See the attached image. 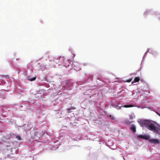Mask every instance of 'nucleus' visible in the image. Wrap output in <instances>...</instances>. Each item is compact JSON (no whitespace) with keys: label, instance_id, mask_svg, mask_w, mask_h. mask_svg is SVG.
Instances as JSON below:
<instances>
[{"label":"nucleus","instance_id":"16","mask_svg":"<svg viewBox=\"0 0 160 160\" xmlns=\"http://www.w3.org/2000/svg\"><path fill=\"white\" fill-rule=\"evenodd\" d=\"M111 119H112V120H114V118H113V117L112 118H111Z\"/></svg>","mask_w":160,"mask_h":160},{"label":"nucleus","instance_id":"1","mask_svg":"<svg viewBox=\"0 0 160 160\" xmlns=\"http://www.w3.org/2000/svg\"><path fill=\"white\" fill-rule=\"evenodd\" d=\"M156 122L150 120L147 126L146 127L150 130L153 131L158 134L160 135V129L155 126Z\"/></svg>","mask_w":160,"mask_h":160},{"label":"nucleus","instance_id":"7","mask_svg":"<svg viewBox=\"0 0 160 160\" xmlns=\"http://www.w3.org/2000/svg\"><path fill=\"white\" fill-rule=\"evenodd\" d=\"M140 80V78L139 77H136L134 80L132 81V83H133L134 82H138Z\"/></svg>","mask_w":160,"mask_h":160},{"label":"nucleus","instance_id":"17","mask_svg":"<svg viewBox=\"0 0 160 160\" xmlns=\"http://www.w3.org/2000/svg\"><path fill=\"white\" fill-rule=\"evenodd\" d=\"M1 76L3 77H5V76H4V75H1Z\"/></svg>","mask_w":160,"mask_h":160},{"label":"nucleus","instance_id":"6","mask_svg":"<svg viewBox=\"0 0 160 160\" xmlns=\"http://www.w3.org/2000/svg\"><path fill=\"white\" fill-rule=\"evenodd\" d=\"M130 129L133 133H134L136 132V128L134 125H132L130 127Z\"/></svg>","mask_w":160,"mask_h":160},{"label":"nucleus","instance_id":"4","mask_svg":"<svg viewBox=\"0 0 160 160\" xmlns=\"http://www.w3.org/2000/svg\"><path fill=\"white\" fill-rule=\"evenodd\" d=\"M138 138L144 139L146 140H149L150 136L147 135H139L138 136Z\"/></svg>","mask_w":160,"mask_h":160},{"label":"nucleus","instance_id":"13","mask_svg":"<svg viewBox=\"0 0 160 160\" xmlns=\"http://www.w3.org/2000/svg\"><path fill=\"white\" fill-rule=\"evenodd\" d=\"M132 80V79L131 78L129 79H128L125 82H130Z\"/></svg>","mask_w":160,"mask_h":160},{"label":"nucleus","instance_id":"12","mask_svg":"<svg viewBox=\"0 0 160 160\" xmlns=\"http://www.w3.org/2000/svg\"><path fill=\"white\" fill-rule=\"evenodd\" d=\"M76 108H75L71 107L69 108H68V110L69 111H70L72 110L75 109Z\"/></svg>","mask_w":160,"mask_h":160},{"label":"nucleus","instance_id":"8","mask_svg":"<svg viewBox=\"0 0 160 160\" xmlns=\"http://www.w3.org/2000/svg\"><path fill=\"white\" fill-rule=\"evenodd\" d=\"M63 58H62L61 57L58 58L57 59V60H58V61H54V62H56L57 63H59L60 62H62V61L63 60Z\"/></svg>","mask_w":160,"mask_h":160},{"label":"nucleus","instance_id":"10","mask_svg":"<svg viewBox=\"0 0 160 160\" xmlns=\"http://www.w3.org/2000/svg\"><path fill=\"white\" fill-rule=\"evenodd\" d=\"M132 121H130L129 120H126L125 121V123L127 125H129V124L130 123H132Z\"/></svg>","mask_w":160,"mask_h":160},{"label":"nucleus","instance_id":"11","mask_svg":"<svg viewBox=\"0 0 160 160\" xmlns=\"http://www.w3.org/2000/svg\"><path fill=\"white\" fill-rule=\"evenodd\" d=\"M36 79V77H33V78H29L28 80L31 81H33L35 80Z\"/></svg>","mask_w":160,"mask_h":160},{"label":"nucleus","instance_id":"18","mask_svg":"<svg viewBox=\"0 0 160 160\" xmlns=\"http://www.w3.org/2000/svg\"><path fill=\"white\" fill-rule=\"evenodd\" d=\"M130 118L131 119H132V118H131V117H130Z\"/></svg>","mask_w":160,"mask_h":160},{"label":"nucleus","instance_id":"9","mask_svg":"<svg viewBox=\"0 0 160 160\" xmlns=\"http://www.w3.org/2000/svg\"><path fill=\"white\" fill-rule=\"evenodd\" d=\"M122 106L123 107L125 108H130L133 107V106L131 104H129V105H122Z\"/></svg>","mask_w":160,"mask_h":160},{"label":"nucleus","instance_id":"14","mask_svg":"<svg viewBox=\"0 0 160 160\" xmlns=\"http://www.w3.org/2000/svg\"><path fill=\"white\" fill-rule=\"evenodd\" d=\"M16 138H17V139L19 140H20L21 139L20 137L19 136H17Z\"/></svg>","mask_w":160,"mask_h":160},{"label":"nucleus","instance_id":"2","mask_svg":"<svg viewBox=\"0 0 160 160\" xmlns=\"http://www.w3.org/2000/svg\"><path fill=\"white\" fill-rule=\"evenodd\" d=\"M149 120H145L142 121L140 122V123L141 126L143 127V126H147L148 123L149 121Z\"/></svg>","mask_w":160,"mask_h":160},{"label":"nucleus","instance_id":"5","mask_svg":"<svg viewBox=\"0 0 160 160\" xmlns=\"http://www.w3.org/2000/svg\"><path fill=\"white\" fill-rule=\"evenodd\" d=\"M40 132L39 131H36L35 133V138H39L41 137Z\"/></svg>","mask_w":160,"mask_h":160},{"label":"nucleus","instance_id":"3","mask_svg":"<svg viewBox=\"0 0 160 160\" xmlns=\"http://www.w3.org/2000/svg\"><path fill=\"white\" fill-rule=\"evenodd\" d=\"M149 141L150 142L154 144H159L160 143L159 141L156 139H149Z\"/></svg>","mask_w":160,"mask_h":160},{"label":"nucleus","instance_id":"15","mask_svg":"<svg viewBox=\"0 0 160 160\" xmlns=\"http://www.w3.org/2000/svg\"><path fill=\"white\" fill-rule=\"evenodd\" d=\"M156 113L158 116H160V114L158 112H156Z\"/></svg>","mask_w":160,"mask_h":160}]
</instances>
